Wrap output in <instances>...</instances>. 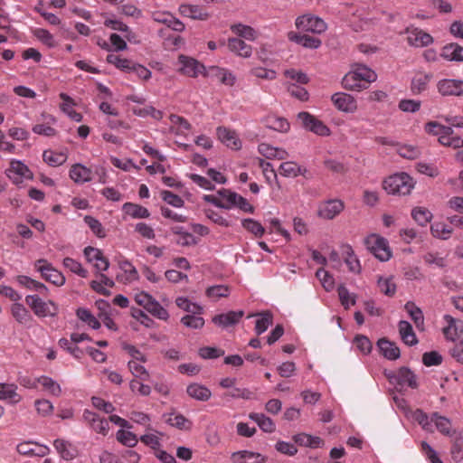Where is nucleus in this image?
<instances>
[{
  "mask_svg": "<svg viewBox=\"0 0 463 463\" xmlns=\"http://www.w3.org/2000/svg\"><path fill=\"white\" fill-rule=\"evenodd\" d=\"M415 186L413 178L402 172L387 177L383 184V189L390 194L407 195Z\"/></svg>",
  "mask_w": 463,
  "mask_h": 463,
  "instance_id": "nucleus-1",
  "label": "nucleus"
},
{
  "mask_svg": "<svg viewBox=\"0 0 463 463\" xmlns=\"http://www.w3.org/2000/svg\"><path fill=\"white\" fill-rule=\"evenodd\" d=\"M25 302L39 318L55 317L59 313L58 305L52 300L44 301L38 295H28Z\"/></svg>",
  "mask_w": 463,
  "mask_h": 463,
  "instance_id": "nucleus-2",
  "label": "nucleus"
},
{
  "mask_svg": "<svg viewBox=\"0 0 463 463\" xmlns=\"http://www.w3.org/2000/svg\"><path fill=\"white\" fill-rule=\"evenodd\" d=\"M364 243L370 252L379 260L387 261L391 259L392 251L387 240L383 237L371 234L364 240Z\"/></svg>",
  "mask_w": 463,
  "mask_h": 463,
  "instance_id": "nucleus-3",
  "label": "nucleus"
},
{
  "mask_svg": "<svg viewBox=\"0 0 463 463\" xmlns=\"http://www.w3.org/2000/svg\"><path fill=\"white\" fill-rule=\"evenodd\" d=\"M295 25L298 30L321 34L327 29L326 23L318 16L304 14L297 17Z\"/></svg>",
  "mask_w": 463,
  "mask_h": 463,
  "instance_id": "nucleus-4",
  "label": "nucleus"
},
{
  "mask_svg": "<svg viewBox=\"0 0 463 463\" xmlns=\"http://www.w3.org/2000/svg\"><path fill=\"white\" fill-rule=\"evenodd\" d=\"M34 269L41 273V276L46 281L61 287L65 283V277L61 272L56 269L45 259L37 260L34 262Z\"/></svg>",
  "mask_w": 463,
  "mask_h": 463,
  "instance_id": "nucleus-5",
  "label": "nucleus"
},
{
  "mask_svg": "<svg viewBox=\"0 0 463 463\" xmlns=\"http://www.w3.org/2000/svg\"><path fill=\"white\" fill-rule=\"evenodd\" d=\"M178 71L183 75L196 78L204 76L205 67L194 58L181 54L178 57Z\"/></svg>",
  "mask_w": 463,
  "mask_h": 463,
  "instance_id": "nucleus-6",
  "label": "nucleus"
},
{
  "mask_svg": "<svg viewBox=\"0 0 463 463\" xmlns=\"http://www.w3.org/2000/svg\"><path fill=\"white\" fill-rule=\"evenodd\" d=\"M389 380L401 388L404 386L416 389L418 387L417 376L408 367H402L397 373L389 375Z\"/></svg>",
  "mask_w": 463,
  "mask_h": 463,
  "instance_id": "nucleus-7",
  "label": "nucleus"
},
{
  "mask_svg": "<svg viewBox=\"0 0 463 463\" xmlns=\"http://www.w3.org/2000/svg\"><path fill=\"white\" fill-rule=\"evenodd\" d=\"M405 33L408 34L407 43L412 47H426L433 43V37L420 28L408 27Z\"/></svg>",
  "mask_w": 463,
  "mask_h": 463,
  "instance_id": "nucleus-8",
  "label": "nucleus"
},
{
  "mask_svg": "<svg viewBox=\"0 0 463 463\" xmlns=\"http://www.w3.org/2000/svg\"><path fill=\"white\" fill-rule=\"evenodd\" d=\"M6 175L16 184L22 183L24 179L33 178V174L27 165L18 160H13L10 163V166L6 170Z\"/></svg>",
  "mask_w": 463,
  "mask_h": 463,
  "instance_id": "nucleus-9",
  "label": "nucleus"
},
{
  "mask_svg": "<svg viewBox=\"0 0 463 463\" xmlns=\"http://www.w3.org/2000/svg\"><path fill=\"white\" fill-rule=\"evenodd\" d=\"M82 417L95 432L102 434L103 436L108 434L109 424L107 419L101 418L99 414L90 410H85Z\"/></svg>",
  "mask_w": 463,
  "mask_h": 463,
  "instance_id": "nucleus-10",
  "label": "nucleus"
},
{
  "mask_svg": "<svg viewBox=\"0 0 463 463\" xmlns=\"http://www.w3.org/2000/svg\"><path fill=\"white\" fill-rule=\"evenodd\" d=\"M345 208V204L341 200L331 199L322 203L318 208V216L332 220L337 216Z\"/></svg>",
  "mask_w": 463,
  "mask_h": 463,
  "instance_id": "nucleus-11",
  "label": "nucleus"
},
{
  "mask_svg": "<svg viewBox=\"0 0 463 463\" xmlns=\"http://www.w3.org/2000/svg\"><path fill=\"white\" fill-rule=\"evenodd\" d=\"M204 77L215 79L227 86H233L236 80L235 76L229 70L218 66L205 68Z\"/></svg>",
  "mask_w": 463,
  "mask_h": 463,
  "instance_id": "nucleus-12",
  "label": "nucleus"
},
{
  "mask_svg": "<svg viewBox=\"0 0 463 463\" xmlns=\"http://www.w3.org/2000/svg\"><path fill=\"white\" fill-rule=\"evenodd\" d=\"M437 88L442 96L463 95V80L445 79L438 82Z\"/></svg>",
  "mask_w": 463,
  "mask_h": 463,
  "instance_id": "nucleus-13",
  "label": "nucleus"
},
{
  "mask_svg": "<svg viewBox=\"0 0 463 463\" xmlns=\"http://www.w3.org/2000/svg\"><path fill=\"white\" fill-rule=\"evenodd\" d=\"M244 316L242 310L229 311L227 313L219 314L213 317V323L222 328H228L229 326H235Z\"/></svg>",
  "mask_w": 463,
  "mask_h": 463,
  "instance_id": "nucleus-14",
  "label": "nucleus"
},
{
  "mask_svg": "<svg viewBox=\"0 0 463 463\" xmlns=\"http://www.w3.org/2000/svg\"><path fill=\"white\" fill-rule=\"evenodd\" d=\"M84 255L89 262H95L97 270L105 271L109 269V261L100 250L89 246L84 249Z\"/></svg>",
  "mask_w": 463,
  "mask_h": 463,
  "instance_id": "nucleus-15",
  "label": "nucleus"
},
{
  "mask_svg": "<svg viewBox=\"0 0 463 463\" xmlns=\"http://www.w3.org/2000/svg\"><path fill=\"white\" fill-rule=\"evenodd\" d=\"M332 101L339 110L345 113H352L357 108L356 100L347 93L334 94L332 96Z\"/></svg>",
  "mask_w": 463,
  "mask_h": 463,
  "instance_id": "nucleus-16",
  "label": "nucleus"
},
{
  "mask_svg": "<svg viewBox=\"0 0 463 463\" xmlns=\"http://www.w3.org/2000/svg\"><path fill=\"white\" fill-rule=\"evenodd\" d=\"M288 39L307 49H317L321 46L322 42L319 38L307 34H301L296 32H288Z\"/></svg>",
  "mask_w": 463,
  "mask_h": 463,
  "instance_id": "nucleus-17",
  "label": "nucleus"
},
{
  "mask_svg": "<svg viewBox=\"0 0 463 463\" xmlns=\"http://www.w3.org/2000/svg\"><path fill=\"white\" fill-rule=\"evenodd\" d=\"M219 140L226 146L238 150L241 146V140L236 133L224 127H219L216 130Z\"/></svg>",
  "mask_w": 463,
  "mask_h": 463,
  "instance_id": "nucleus-18",
  "label": "nucleus"
},
{
  "mask_svg": "<svg viewBox=\"0 0 463 463\" xmlns=\"http://www.w3.org/2000/svg\"><path fill=\"white\" fill-rule=\"evenodd\" d=\"M431 421L435 424L437 430L443 435L449 438L457 436L458 433L452 428V424L449 419L439 415L438 412L431 414Z\"/></svg>",
  "mask_w": 463,
  "mask_h": 463,
  "instance_id": "nucleus-19",
  "label": "nucleus"
},
{
  "mask_svg": "<svg viewBox=\"0 0 463 463\" xmlns=\"http://www.w3.org/2000/svg\"><path fill=\"white\" fill-rule=\"evenodd\" d=\"M179 12L182 15L197 20H206L209 14L203 6L198 5L184 4L179 6Z\"/></svg>",
  "mask_w": 463,
  "mask_h": 463,
  "instance_id": "nucleus-20",
  "label": "nucleus"
},
{
  "mask_svg": "<svg viewBox=\"0 0 463 463\" xmlns=\"http://www.w3.org/2000/svg\"><path fill=\"white\" fill-rule=\"evenodd\" d=\"M301 125L318 136H329L330 130L318 118H300Z\"/></svg>",
  "mask_w": 463,
  "mask_h": 463,
  "instance_id": "nucleus-21",
  "label": "nucleus"
},
{
  "mask_svg": "<svg viewBox=\"0 0 463 463\" xmlns=\"http://www.w3.org/2000/svg\"><path fill=\"white\" fill-rule=\"evenodd\" d=\"M232 459L234 463H264L266 457L260 453L241 450L232 453Z\"/></svg>",
  "mask_w": 463,
  "mask_h": 463,
  "instance_id": "nucleus-22",
  "label": "nucleus"
},
{
  "mask_svg": "<svg viewBox=\"0 0 463 463\" xmlns=\"http://www.w3.org/2000/svg\"><path fill=\"white\" fill-rule=\"evenodd\" d=\"M228 48L237 55L248 58L251 55L252 48L239 37L230 38L228 40Z\"/></svg>",
  "mask_w": 463,
  "mask_h": 463,
  "instance_id": "nucleus-23",
  "label": "nucleus"
},
{
  "mask_svg": "<svg viewBox=\"0 0 463 463\" xmlns=\"http://www.w3.org/2000/svg\"><path fill=\"white\" fill-rule=\"evenodd\" d=\"M378 347L382 354L388 360H396L401 356L400 348L395 343L381 338L377 342Z\"/></svg>",
  "mask_w": 463,
  "mask_h": 463,
  "instance_id": "nucleus-24",
  "label": "nucleus"
},
{
  "mask_svg": "<svg viewBox=\"0 0 463 463\" xmlns=\"http://www.w3.org/2000/svg\"><path fill=\"white\" fill-rule=\"evenodd\" d=\"M92 172L81 164H75L70 170V177L77 184H84L91 180Z\"/></svg>",
  "mask_w": 463,
  "mask_h": 463,
  "instance_id": "nucleus-25",
  "label": "nucleus"
},
{
  "mask_svg": "<svg viewBox=\"0 0 463 463\" xmlns=\"http://www.w3.org/2000/svg\"><path fill=\"white\" fill-rule=\"evenodd\" d=\"M53 446L61 457L65 460H71L78 454V450L72 446V444L64 439H55L53 441Z\"/></svg>",
  "mask_w": 463,
  "mask_h": 463,
  "instance_id": "nucleus-26",
  "label": "nucleus"
},
{
  "mask_svg": "<svg viewBox=\"0 0 463 463\" xmlns=\"http://www.w3.org/2000/svg\"><path fill=\"white\" fill-rule=\"evenodd\" d=\"M398 327L401 338L404 344L411 346L418 343L412 326L408 321L401 320L398 324Z\"/></svg>",
  "mask_w": 463,
  "mask_h": 463,
  "instance_id": "nucleus-27",
  "label": "nucleus"
},
{
  "mask_svg": "<svg viewBox=\"0 0 463 463\" xmlns=\"http://www.w3.org/2000/svg\"><path fill=\"white\" fill-rule=\"evenodd\" d=\"M353 71L356 77L362 81L363 88L366 89L368 84L376 80V73L369 69L368 67L361 64H357L354 67Z\"/></svg>",
  "mask_w": 463,
  "mask_h": 463,
  "instance_id": "nucleus-28",
  "label": "nucleus"
},
{
  "mask_svg": "<svg viewBox=\"0 0 463 463\" xmlns=\"http://www.w3.org/2000/svg\"><path fill=\"white\" fill-rule=\"evenodd\" d=\"M11 312L14 319L23 325L29 326L33 322V317L30 312L20 303H14L11 307Z\"/></svg>",
  "mask_w": 463,
  "mask_h": 463,
  "instance_id": "nucleus-29",
  "label": "nucleus"
},
{
  "mask_svg": "<svg viewBox=\"0 0 463 463\" xmlns=\"http://www.w3.org/2000/svg\"><path fill=\"white\" fill-rule=\"evenodd\" d=\"M186 392L190 397L197 401L206 402L211 396V391L204 385L199 383H192L187 386Z\"/></svg>",
  "mask_w": 463,
  "mask_h": 463,
  "instance_id": "nucleus-30",
  "label": "nucleus"
},
{
  "mask_svg": "<svg viewBox=\"0 0 463 463\" xmlns=\"http://www.w3.org/2000/svg\"><path fill=\"white\" fill-rule=\"evenodd\" d=\"M440 55L448 61H463V47L458 43L447 44L442 48Z\"/></svg>",
  "mask_w": 463,
  "mask_h": 463,
  "instance_id": "nucleus-31",
  "label": "nucleus"
},
{
  "mask_svg": "<svg viewBox=\"0 0 463 463\" xmlns=\"http://www.w3.org/2000/svg\"><path fill=\"white\" fill-rule=\"evenodd\" d=\"M120 268L123 269L124 274L117 276L118 281L128 284L139 279L137 269L129 261H123Z\"/></svg>",
  "mask_w": 463,
  "mask_h": 463,
  "instance_id": "nucleus-32",
  "label": "nucleus"
},
{
  "mask_svg": "<svg viewBox=\"0 0 463 463\" xmlns=\"http://www.w3.org/2000/svg\"><path fill=\"white\" fill-rule=\"evenodd\" d=\"M17 386L14 384L0 383V400H9L13 403L22 401V396L16 392Z\"/></svg>",
  "mask_w": 463,
  "mask_h": 463,
  "instance_id": "nucleus-33",
  "label": "nucleus"
},
{
  "mask_svg": "<svg viewBox=\"0 0 463 463\" xmlns=\"http://www.w3.org/2000/svg\"><path fill=\"white\" fill-rule=\"evenodd\" d=\"M122 208L128 215L134 219H146L150 216L149 211L139 204L125 203Z\"/></svg>",
  "mask_w": 463,
  "mask_h": 463,
  "instance_id": "nucleus-34",
  "label": "nucleus"
},
{
  "mask_svg": "<svg viewBox=\"0 0 463 463\" xmlns=\"http://www.w3.org/2000/svg\"><path fill=\"white\" fill-rule=\"evenodd\" d=\"M254 316L259 317V318L256 320L254 329L256 334L260 335L262 333H264L269 328V326L272 325L273 317L270 312L267 311L260 314L250 315L248 316V317H251Z\"/></svg>",
  "mask_w": 463,
  "mask_h": 463,
  "instance_id": "nucleus-35",
  "label": "nucleus"
},
{
  "mask_svg": "<svg viewBox=\"0 0 463 463\" xmlns=\"http://www.w3.org/2000/svg\"><path fill=\"white\" fill-rule=\"evenodd\" d=\"M43 161L51 166H59L63 165L67 160V154L64 152H55L52 150H45L43 154Z\"/></svg>",
  "mask_w": 463,
  "mask_h": 463,
  "instance_id": "nucleus-36",
  "label": "nucleus"
},
{
  "mask_svg": "<svg viewBox=\"0 0 463 463\" xmlns=\"http://www.w3.org/2000/svg\"><path fill=\"white\" fill-rule=\"evenodd\" d=\"M265 126L278 132H288L290 128V124L287 120V118H264Z\"/></svg>",
  "mask_w": 463,
  "mask_h": 463,
  "instance_id": "nucleus-37",
  "label": "nucleus"
},
{
  "mask_svg": "<svg viewBox=\"0 0 463 463\" xmlns=\"http://www.w3.org/2000/svg\"><path fill=\"white\" fill-rule=\"evenodd\" d=\"M250 419L255 421L265 432L271 433L275 430L273 420L263 413L252 412L250 414Z\"/></svg>",
  "mask_w": 463,
  "mask_h": 463,
  "instance_id": "nucleus-38",
  "label": "nucleus"
},
{
  "mask_svg": "<svg viewBox=\"0 0 463 463\" xmlns=\"http://www.w3.org/2000/svg\"><path fill=\"white\" fill-rule=\"evenodd\" d=\"M280 175L285 177H297L299 175H304L307 169H303L295 162L288 161L280 164Z\"/></svg>",
  "mask_w": 463,
  "mask_h": 463,
  "instance_id": "nucleus-39",
  "label": "nucleus"
},
{
  "mask_svg": "<svg viewBox=\"0 0 463 463\" xmlns=\"http://www.w3.org/2000/svg\"><path fill=\"white\" fill-rule=\"evenodd\" d=\"M77 317L82 322L86 323L92 329H99L100 327L99 321L92 315V313L85 307H79L76 310Z\"/></svg>",
  "mask_w": 463,
  "mask_h": 463,
  "instance_id": "nucleus-40",
  "label": "nucleus"
},
{
  "mask_svg": "<svg viewBox=\"0 0 463 463\" xmlns=\"http://www.w3.org/2000/svg\"><path fill=\"white\" fill-rule=\"evenodd\" d=\"M37 381L52 395L59 397L61 394L60 384L52 378L43 375L39 377Z\"/></svg>",
  "mask_w": 463,
  "mask_h": 463,
  "instance_id": "nucleus-41",
  "label": "nucleus"
},
{
  "mask_svg": "<svg viewBox=\"0 0 463 463\" xmlns=\"http://www.w3.org/2000/svg\"><path fill=\"white\" fill-rule=\"evenodd\" d=\"M217 194L223 201L222 209L230 210L232 207H235V203L239 198V194L229 189L222 188L217 192Z\"/></svg>",
  "mask_w": 463,
  "mask_h": 463,
  "instance_id": "nucleus-42",
  "label": "nucleus"
},
{
  "mask_svg": "<svg viewBox=\"0 0 463 463\" xmlns=\"http://www.w3.org/2000/svg\"><path fill=\"white\" fill-rule=\"evenodd\" d=\"M342 84L345 89L350 90H364L362 81L356 77L355 73L353 71H349L345 75L342 80Z\"/></svg>",
  "mask_w": 463,
  "mask_h": 463,
  "instance_id": "nucleus-43",
  "label": "nucleus"
},
{
  "mask_svg": "<svg viewBox=\"0 0 463 463\" xmlns=\"http://www.w3.org/2000/svg\"><path fill=\"white\" fill-rule=\"evenodd\" d=\"M405 310L408 312L411 318L414 321L416 326H420V325H423L424 322V317L421 309L418 307L414 302L408 301L404 305Z\"/></svg>",
  "mask_w": 463,
  "mask_h": 463,
  "instance_id": "nucleus-44",
  "label": "nucleus"
},
{
  "mask_svg": "<svg viewBox=\"0 0 463 463\" xmlns=\"http://www.w3.org/2000/svg\"><path fill=\"white\" fill-rule=\"evenodd\" d=\"M175 304L178 307L188 313L201 314L203 312V307L200 305L193 303L185 297H178L175 299Z\"/></svg>",
  "mask_w": 463,
  "mask_h": 463,
  "instance_id": "nucleus-45",
  "label": "nucleus"
},
{
  "mask_svg": "<svg viewBox=\"0 0 463 463\" xmlns=\"http://www.w3.org/2000/svg\"><path fill=\"white\" fill-rule=\"evenodd\" d=\"M118 442L128 448H134L137 442V437L131 431L125 430H118L116 434Z\"/></svg>",
  "mask_w": 463,
  "mask_h": 463,
  "instance_id": "nucleus-46",
  "label": "nucleus"
},
{
  "mask_svg": "<svg viewBox=\"0 0 463 463\" xmlns=\"http://www.w3.org/2000/svg\"><path fill=\"white\" fill-rule=\"evenodd\" d=\"M284 76L288 79L287 82H294L298 85L307 84L309 80L306 73L295 69L286 70L284 71Z\"/></svg>",
  "mask_w": 463,
  "mask_h": 463,
  "instance_id": "nucleus-47",
  "label": "nucleus"
},
{
  "mask_svg": "<svg viewBox=\"0 0 463 463\" xmlns=\"http://www.w3.org/2000/svg\"><path fill=\"white\" fill-rule=\"evenodd\" d=\"M380 291L388 297L394 296L396 292V284L393 282L392 277H380L377 280Z\"/></svg>",
  "mask_w": 463,
  "mask_h": 463,
  "instance_id": "nucleus-48",
  "label": "nucleus"
},
{
  "mask_svg": "<svg viewBox=\"0 0 463 463\" xmlns=\"http://www.w3.org/2000/svg\"><path fill=\"white\" fill-rule=\"evenodd\" d=\"M288 92L294 98L305 101L308 99V92L302 85H298L294 82H286Z\"/></svg>",
  "mask_w": 463,
  "mask_h": 463,
  "instance_id": "nucleus-49",
  "label": "nucleus"
},
{
  "mask_svg": "<svg viewBox=\"0 0 463 463\" xmlns=\"http://www.w3.org/2000/svg\"><path fill=\"white\" fill-rule=\"evenodd\" d=\"M128 367L135 378L140 379L141 381H148L149 380V377H150L149 373L143 365L137 364V361H134V360L129 361L128 363Z\"/></svg>",
  "mask_w": 463,
  "mask_h": 463,
  "instance_id": "nucleus-50",
  "label": "nucleus"
},
{
  "mask_svg": "<svg viewBox=\"0 0 463 463\" xmlns=\"http://www.w3.org/2000/svg\"><path fill=\"white\" fill-rule=\"evenodd\" d=\"M430 76L429 74H417L411 80V90L414 93H420L427 89Z\"/></svg>",
  "mask_w": 463,
  "mask_h": 463,
  "instance_id": "nucleus-51",
  "label": "nucleus"
},
{
  "mask_svg": "<svg viewBox=\"0 0 463 463\" xmlns=\"http://www.w3.org/2000/svg\"><path fill=\"white\" fill-rule=\"evenodd\" d=\"M412 218L420 225L425 226L431 221V213L423 207H416L411 211Z\"/></svg>",
  "mask_w": 463,
  "mask_h": 463,
  "instance_id": "nucleus-52",
  "label": "nucleus"
},
{
  "mask_svg": "<svg viewBox=\"0 0 463 463\" xmlns=\"http://www.w3.org/2000/svg\"><path fill=\"white\" fill-rule=\"evenodd\" d=\"M33 34L47 47L53 48L56 46L54 37L49 31L43 28H35L33 31Z\"/></svg>",
  "mask_w": 463,
  "mask_h": 463,
  "instance_id": "nucleus-53",
  "label": "nucleus"
},
{
  "mask_svg": "<svg viewBox=\"0 0 463 463\" xmlns=\"http://www.w3.org/2000/svg\"><path fill=\"white\" fill-rule=\"evenodd\" d=\"M344 253L345 254V262L348 266L349 270L359 273L361 270L360 262L354 255L353 249L350 246H346Z\"/></svg>",
  "mask_w": 463,
  "mask_h": 463,
  "instance_id": "nucleus-54",
  "label": "nucleus"
},
{
  "mask_svg": "<svg viewBox=\"0 0 463 463\" xmlns=\"http://www.w3.org/2000/svg\"><path fill=\"white\" fill-rule=\"evenodd\" d=\"M232 33L237 34L241 38H244L246 40L253 41L256 37V32L253 28L248 25L243 24H234L231 27Z\"/></svg>",
  "mask_w": 463,
  "mask_h": 463,
  "instance_id": "nucleus-55",
  "label": "nucleus"
},
{
  "mask_svg": "<svg viewBox=\"0 0 463 463\" xmlns=\"http://www.w3.org/2000/svg\"><path fill=\"white\" fill-rule=\"evenodd\" d=\"M107 61L122 71H130L133 65L131 61L114 53H110L107 56Z\"/></svg>",
  "mask_w": 463,
  "mask_h": 463,
  "instance_id": "nucleus-56",
  "label": "nucleus"
},
{
  "mask_svg": "<svg viewBox=\"0 0 463 463\" xmlns=\"http://www.w3.org/2000/svg\"><path fill=\"white\" fill-rule=\"evenodd\" d=\"M84 222L97 237H99V238L106 237L105 229H104L103 225L101 224V222L98 219H96L90 215H86L84 217Z\"/></svg>",
  "mask_w": 463,
  "mask_h": 463,
  "instance_id": "nucleus-57",
  "label": "nucleus"
},
{
  "mask_svg": "<svg viewBox=\"0 0 463 463\" xmlns=\"http://www.w3.org/2000/svg\"><path fill=\"white\" fill-rule=\"evenodd\" d=\"M166 422L179 430H190L192 428V422L182 414L170 415Z\"/></svg>",
  "mask_w": 463,
  "mask_h": 463,
  "instance_id": "nucleus-58",
  "label": "nucleus"
},
{
  "mask_svg": "<svg viewBox=\"0 0 463 463\" xmlns=\"http://www.w3.org/2000/svg\"><path fill=\"white\" fill-rule=\"evenodd\" d=\"M63 265L65 268L69 269L71 272L79 275L81 278L88 277V271L85 269L82 265L72 258H65L63 259Z\"/></svg>",
  "mask_w": 463,
  "mask_h": 463,
  "instance_id": "nucleus-59",
  "label": "nucleus"
},
{
  "mask_svg": "<svg viewBox=\"0 0 463 463\" xmlns=\"http://www.w3.org/2000/svg\"><path fill=\"white\" fill-rule=\"evenodd\" d=\"M397 151L401 156L411 160L418 158L421 154L420 147L412 145L400 146Z\"/></svg>",
  "mask_w": 463,
  "mask_h": 463,
  "instance_id": "nucleus-60",
  "label": "nucleus"
},
{
  "mask_svg": "<svg viewBox=\"0 0 463 463\" xmlns=\"http://www.w3.org/2000/svg\"><path fill=\"white\" fill-rule=\"evenodd\" d=\"M241 224L243 228L253 233L256 237H261L265 232L264 227L259 222L253 219H244L242 220Z\"/></svg>",
  "mask_w": 463,
  "mask_h": 463,
  "instance_id": "nucleus-61",
  "label": "nucleus"
},
{
  "mask_svg": "<svg viewBox=\"0 0 463 463\" xmlns=\"http://www.w3.org/2000/svg\"><path fill=\"white\" fill-rule=\"evenodd\" d=\"M337 291L340 302L345 309H348L350 306H354L355 304L354 295H351L349 290L344 285H340Z\"/></svg>",
  "mask_w": 463,
  "mask_h": 463,
  "instance_id": "nucleus-62",
  "label": "nucleus"
},
{
  "mask_svg": "<svg viewBox=\"0 0 463 463\" xmlns=\"http://www.w3.org/2000/svg\"><path fill=\"white\" fill-rule=\"evenodd\" d=\"M147 312L152 314L154 317L162 319V320H167L169 317V314L167 310L163 307L158 301L154 299L148 307L146 309Z\"/></svg>",
  "mask_w": 463,
  "mask_h": 463,
  "instance_id": "nucleus-63",
  "label": "nucleus"
},
{
  "mask_svg": "<svg viewBox=\"0 0 463 463\" xmlns=\"http://www.w3.org/2000/svg\"><path fill=\"white\" fill-rule=\"evenodd\" d=\"M452 446L450 449L451 458L456 462H460L463 460V442H460V437L458 434L457 436L452 438Z\"/></svg>",
  "mask_w": 463,
  "mask_h": 463,
  "instance_id": "nucleus-64",
  "label": "nucleus"
}]
</instances>
